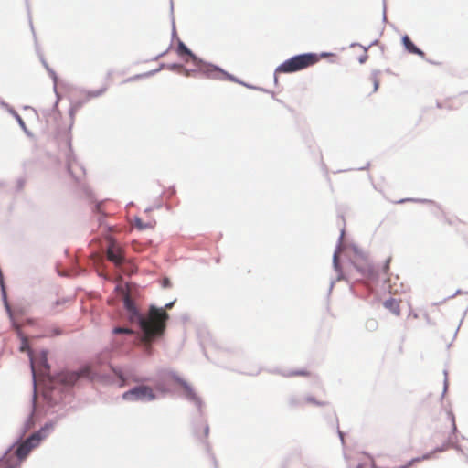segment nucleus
I'll use <instances>...</instances> for the list:
<instances>
[{
    "label": "nucleus",
    "instance_id": "20e7f679",
    "mask_svg": "<svg viewBox=\"0 0 468 468\" xmlns=\"http://www.w3.org/2000/svg\"><path fill=\"white\" fill-rule=\"evenodd\" d=\"M122 398L125 400H153L155 395L150 387L138 386L124 392Z\"/></svg>",
    "mask_w": 468,
    "mask_h": 468
},
{
    "label": "nucleus",
    "instance_id": "9b49d317",
    "mask_svg": "<svg viewBox=\"0 0 468 468\" xmlns=\"http://www.w3.org/2000/svg\"><path fill=\"white\" fill-rule=\"evenodd\" d=\"M401 41L408 52L425 58V53L414 45L408 35L403 36Z\"/></svg>",
    "mask_w": 468,
    "mask_h": 468
},
{
    "label": "nucleus",
    "instance_id": "412c9836",
    "mask_svg": "<svg viewBox=\"0 0 468 468\" xmlns=\"http://www.w3.org/2000/svg\"><path fill=\"white\" fill-rule=\"evenodd\" d=\"M306 401L309 402V403H314V404H316V405H319V406H323L325 404V402L324 401H316L314 398L312 397H308L306 398Z\"/></svg>",
    "mask_w": 468,
    "mask_h": 468
},
{
    "label": "nucleus",
    "instance_id": "0eeeda50",
    "mask_svg": "<svg viewBox=\"0 0 468 468\" xmlns=\"http://www.w3.org/2000/svg\"><path fill=\"white\" fill-rule=\"evenodd\" d=\"M200 70L209 79L229 80H234V78L231 75L213 65H203L200 67Z\"/></svg>",
    "mask_w": 468,
    "mask_h": 468
},
{
    "label": "nucleus",
    "instance_id": "f257e3e1",
    "mask_svg": "<svg viewBox=\"0 0 468 468\" xmlns=\"http://www.w3.org/2000/svg\"><path fill=\"white\" fill-rule=\"evenodd\" d=\"M123 303L129 314L130 321L140 325L143 332L141 341L150 354L152 342L161 336L165 330L166 321L169 318L168 314L163 308L151 306L147 316H143L128 293L123 297Z\"/></svg>",
    "mask_w": 468,
    "mask_h": 468
},
{
    "label": "nucleus",
    "instance_id": "393cba45",
    "mask_svg": "<svg viewBox=\"0 0 468 468\" xmlns=\"http://www.w3.org/2000/svg\"><path fill=\"white\" fill-rule=\"evenodd\" d=\"M60 333H61L60 330L56 329L53 335H60Z\"/></svg>",
    "mask_w": 468,
    "mask_h": 468
},
{
    "label": "nucleus",
    "instance_id": "4468645a",
    "mask_svg": "<svg viewBox=\"0 0 468 468\" xmlns=\"http://www.w3.org/2000/svg\"><path fill=\"white\" fill-rule=\"evenodd\" d=\"M384 306L386 308H388V310H390L394 314L399 315L400 308H399V303L397 300H395L393 298L388 299V300L385 301Z\"/></svg>",
    "mask_w": 468,
    "mask_h": 468
},
{
    "label": "nucleus",
    "instance_id": "9d476101",
    "mask_svg": "<svg viewBox=\"0 0 468 468\" xmlns=\"http://www.w3.org/2000/svg\"><path fill=\"white\" fill-rule=\"evenodd\" d=\"M446 431L443 432L444 434V441L447 443H451L455 439V431H456V424H455V419L453 415L447 414L446 416Z\"/></svg>",
    "mask_w": 468,
    "mask_h": 468
},
{
    "label": "nucleus",
    "instance_id": "4be33fe9",
    "mask_svg": "<svg viewBox=\"0 0 468 468\" xmlns=\"http://www.w3.org/2000/svg\"><path fill=\"white\" fill-rule=\"evenodd\" d=\"M117 375L120 378V379L122 381L121 384V387H123L125 382L128 380V378H124V376L121 372L117 373Z\"/></svg>",
    "mask_w": 468,
    "mask_h": 468
},
{
    "label": "nucleus",
    "instance_id": "bb28decb",
    "mask_svg": "<svg viewBox=\"0 0 468 468\" xmlns=\"http://www.w3.org/2000/svg\"><path fill=\"white\" fill-rule=\"evenodd\" d=\"M18 121H19V122H20V124H21V125H23V124H24V122H23L22 119H21L19 116H18Z\"/></svg>",
    "mask_w": 468,
    "mask_h": 468
},
{
    "label": "nucleus",
    "instance_id": "2eb2a0df",
    "mask_svg": "<svg viewBox=\"0 0 468 468\" xmlns=\"http://www.w3.org/2000/svg\"><path fill=\"white\" fill-rule=\"evenodd\" d=\"M155 225V222L154 221H149L147 223H144L143 222V220L140 218H136L134 219V226L138 229H153Z\"/></svg>",
    "mask_w": 468,
    "mask_h": 468
},
{
    "label": "nucleus",
    "instance_id": "5701e85b",
    "mask_svg": "<svg viewBox=\"0 0 468 468\" xmlns=\"http://www.w3.org/2000/svg\"><path fill=\"white\" fill-rule=\"evenodd\" d=\"M389 263H390V258H388V259L387 260L386 264H385V266H384V271H385V272H387V271H388V269H389Z\"/></svg>",
    "mask_w": 468,
    "mask_h": 468
},
{
    "label": "nucleus",
    "instance_id": "a211bd4d",
    "mask_svg": "<svg viewBox=\"0 0 468 468\" xmlns=\"http://www.w3.org/2000/svg\"><path fill=\"white\" fill-rule=\"evenodd\" d=\"M113 333L114 334H128V335H133V331L132 329H129V328H125V327H115L113 329Z\"/></svg>",
    "mask_w": 468,
    "mask_h": 468
},
{
    "label": "nucleus",
    "instance_id": "a878e982",
    "mask_svg": "<svg viewBox=\"0 0 468 468\" xmlns=\"http://www.w3.org/2000/svg\"><path fill=\"white\" fill-rule=\"evenodd\" d=\"M132 380H133V381H134V382H139V381H141L142 379L133 378Z\"/></svg>",
    "mask_w": 468,
    "mask_h": 468
},
{
    "label": "nucleus",
    "instance_id": "f3484780",
    "mask_svg": "<svg viewBox=\"0 0 468 468\" xmlns=\"http://www.w3.org/2000/svg\"><path fill=\"white\" fill-rule=\"evenodd\" d=\"M366 328L370 331H376L378 328V321L374 318L367 319L366 321Z\"/></svg>",
    "mask_w": 468,
    "mask_h": 468
},
{
    "label": "nucleus",
    "instance_id": "cd10ccee",
    "mask_svg": "<svg viewBox=\"0 0 468 468\" xmlns=\"http://www.w3.org/2000/svg\"><path fill=\"white\" fill-rule=\"evenodd\" d=\"M69 171L72 173V165H69Z\"/></svg>",
    "mask_w": 468,
    "mask_h": 468
},
{
    "label": "nucleus",
    "instance_id": "ddd939ff",
    "mask_svg": "<svg viewBox=\"0 0 468 468\" xmlns=\"http://www.w3.org/2000/svg\"><path fill=\"white\" fill-rule=\"evenodd\" d=\"M34 356L37 358L36 370L37 369L41 374H47L49 369L47 352L42 351L38 356L34 355Z\"/></svg>",
    "mask_w": 468,
    "mask_h": 468
},
{
    "label": "nucleus",
    "instance_id": "b1692460",
    "mask_svg": "<svg viewBox=\"0 0 468 468\" xmlns=\"http://www.w3.org/2000/svg\"><path fill=\"white\" fill-rule=\"evenodd\" d=\"M174 303H169L165 304V309H170L173 306Z\"/></svg>",
    "mask_w": 468,
    "mask_h": 468
},
{
    "label": "nucleus",
    "instance_id": "f8f14e48",
    "mask_svg": "<svg viewBox=\"0 0 468 468\" xmlns=\"http://www.w3.org/2000/svg\"><path fill=\"white\" fill-rule=\"evenodd\" d=\"M177 54L186 62L192 60L194 63H197V57L191 52V50L182 41H179V43H178Z\"/></svg>",
    "mask_w": 468,
    "mask_h": 468
},
{
    "label": "nucleus",
    "instance_id": "6ab92c4d",
    "mask_svg": "<svg viewBox=\"0 0 468 468\" xmlns=\"http://www.w3.org/2000/svg\"><path fill=\"white\" fill-rule=\"evenodd\" d=\"M445 222L448 223L449 225H454L457 222H461V220L456 216L452 215L445 217Z\"/></svg>",
    "mask_w": 468,
    "mask_h": 468
},
{
    "label": "nucleus",
    "instance_id": "dca6fc26",
    "mask_svg": "<svg viewBox=\"0 0 468 468\" xmlns=\"http://www.w3.org/2000/svg\"><path fill=\"white\" fill-rule=\"evenodd\" d=\"M290 377H309L311 372L308 369L293 370L288 374Z\"/></svg>",
    "mask_w": 468,
    "mask_h": 468
},
{
    "label": "nucleus",
    "instance_id": "f03ea898",
    "mask_svg": "<svg viewBox=\"0 0 468 468\" xmlns=\"http://www.w3.org/2000/svg\"><path fill=\"white\" fill-rule=\"evenodd\" d=\"M48 427L42 428L18 444L16 450H8L0 459V468H19L21 463L27 457L30 452L37 447L40 441L48 436Z\"/></svg>",
    "mask_w": 468,
    "mask_h": 468
},
{
    "label": "nucleus",
    "instance_id": "423d86ee",
    "mask_svg": "<svg viewBox=\"0 0 468 468\" xmlns=\"http://www.w3.org/2000/svg\"><path fill=\"white\" fill-rule=\"evenodd\" d=\"M107 258L115 265L120 266L123 262V250L114 240L110 239L107 247Z\"/></svg>",
    "mask_w": 468,
    "mask_h": 468
},
{
    "label": "nucleus",
    "instance_id": "aec40b11",
    "mask_svg": "<svg viewBox=\"0 0 468 468\" xmlns=\"http://www.w3.org/2000/svg\"><path fill=\"white\" fill-rule=\"evenodd\" d=\"M371 81L373 84V92H376L379 87V80L376 76L371 77Z\"/></svg>",
    "mask_w": 468,
    "mask_h": 468
},
{
    "label": "nucleus",
    "instance_id": "39448f33",
    "mask_svg": "<svg viewBox=\"0 0 468 468\" xmlns=\"http://www.w3.org/2000/svg\"><path fill=\"white\" fill-rule=\"evenodd\" d=\"M107 90V87H103L100 90H90L85 93H80L78 97L73 96L71 99V108L70 112L79 110L83 103L87 102L92 98H97L102 95Z\"/></svg>",
    "mask_w": 468,
    "mask_h": 468
},
{
    "label": "nucleus",
    "instance_id": "6e6552de",
    "mask_svg": "<svg viewBox=\"0 0 468 468\" xmlns=\"http://www.w3.org/2000/svg\"><path fill=\"white\" fill-rule=\"evenodd\" d=\"M16 326V329L17 331V334L21 339V346H20V348L19 350L21 352H27L28 353V356H29V358H30V364H31V369H32V372L33 374L35 375L36 373V365H37V358L34 356L30 347H29V344H28V339L26 335H24L20 330V327L18 325H15Z\"/></svg>",
    "mask_w": 468,
    "mask_h": 468
},
{
    "label": "nucleus",
    "instance_id": "1a4fd4ad",
    "mask_svg": "<svg viewBox=\"0 0 468 468\" xmlns=\"http://www.w3.org/2000/svg\"><path fill=\"white\" fill-rule=\"evenodd\" d=\"M89 375V368L85 367L80 372H64L59 376V380L65 385L75 384L80 377H87Z\"/></svg>",
    "mask_w": 468,
    "mask_h": 468
},
{
    "label": "nucleus",
    "instance_id": "7ed1b4c3",
    "mask_svg": "<svg viewBox=\"0 0 468 468\" xmlns=\"http://www.w3.org/2000/svg\"><path fill=\"white\" fill-rule=\"evenodd\" d=\"M331 56L328 53H304L292 57L285 60L277 69V73H293L305 69L318 63L321 58Z\"/></svg>",
    "mask_w": 468,
    "mask_h": 468
}]
</instances>
